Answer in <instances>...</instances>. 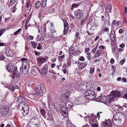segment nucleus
I'll list each match as a JSON object with an SVG mask.
<instances>
[{
	"mask_svg": "<svg viewBox=\"0 0 127 127\" xmlns=\"http://www.w3.org/2000/svg\"><path fill=\"white\" fill-rule=\"evenodd\" d=\"M126 117V116L124 114L117 113L113 117V123L115 125L122 126L125 122Z\"/></svg>",
	"mask_w": 127,
	"mask_h": 127,
	"instance_id": "f257e3e1",
	"label": "nucleus"
},
{
	"mask_svg": "<svg viewBox=\"0 0 127 127\" xmlns=\"http://www.w3.org/2000/svg\"><path fill=\"white\" fill-rule=\"evenodd\" d=\"M64 105L61 106V108L59 109V110L61 111V113L62 115L64 117H67L68 116L67 112L68 108H71L72 106L73 103L70 101H68L66 102Z\"/></svg>",
	"mask_w": 127,
	"mask_h": 127,
	"instance_id": "f03ea898",
	"label": "nucleus"
},
{
	"mask_svg": "<svg viewBox=\"0 0 127 127\" xmlns=\"http://www.w3.org/2000/svg\"><path fill=\"white\" fill-rule=\"evenodd\" d=\"M21 60L22 62V71L23 74H27L29 71V65L27 59L25 58H22Z\"/></svg>",
	"mask_w": 127,
	"mask_h": 127,
	"instance_id": "7ed1b4c3",
	"label": "nucleus"
},
{
	"mask_svg": "<svg viewBox=\"0 0 127 127\" xmlns=\"http://www.w3.org/2000/svg\"><path fill=\"white\" fill-rule=\"evenodd\" d=\"M86 98L88 99L92 100L94 99L96 97L95 95L94 92L91 90H88L85 93Z\"/></svg>",
	"mask_w": 127,
	"mask_h": 127,
	"instance_id": "20e7f679",
	"label": "nucleus"
},
{
	"mask_svg": "<svg viewBox=\"0 0 127 127\" xmlns=\"http://www.w3.org/2000/svg\"><path fill=\"white\" fill-rule=\"evenodd\" d=\"M95 116L94 114L89 115L87 116L84 117V118L86 122V120L88 119V118L89 119V123L90 125L95 123L97 121L95 119Z\"/></svg>",
	"mask_w": 127,
	"mask_h": 127,
	"instance_id": "39448f33",
	"label": "nucleus"
},
{
	"mask_svg": "<svg viewBox=\"0 0 127 127\" xmlns=\"http://www.w3.org/2000/svg\"><path fill=\"white\" fill-rule=\"evenodd\" d=\"M21 111V112L23 115L25 116H26L29 113V107L26 103L25 104L23 105V106L18 108Z\"/></svg>",
	"mask_w": 127,
	"mask_h": 127,
	"instance_id": "423d86ee",
	"label": "nucleus"
},
{
	"mask_svg": "<svg viewBox=\"0 0 127 127\" xmlns=\"http://www.w3.org/2000/svg\"><path fill=\"white\" fill-rule=\"evenodd\" d=\"M7 69L9 72L13 73L17 70V67L16 66L10 63L8 64Z\"/></svg>",
	"mask_w": 127,
	"mask_h": 127,
	"instance_id": "0eeeda50",
	"label": "nucleus"
},
{
	"mask_svg": "<svg viewBox=\"0 0 127 127\" xmlns=\"http://www.w3.org/2000/svg\"><path fill=\"white\" fill-rule=\"evenodd\" d=\"M48 59V57L46 56H45L44 58L41 57H37L36 60L39 66H41L43 63L46 62Z\"/></svg>",
	"mask_w": 127,
	"mask_h": 127,
	"instance_id": "6e6552de",
	"label": "nucleus"
},
{
	"mask_svg": "<svg viewBox=\"0 0 127 127\" xmlns=\"http://www.w3.org/2000/svg\"><path fill=\"white\" fill-rule=\"evenodd\" d=\"M17 102L19 105L18 108L20 109V107L22 106L23 105L26 103L25 98L22 96H19L17 98Z\"/></svg>",
	"mask_w": 127,
	"mask_h": 127,
	"instance_id": "1a4fd4ad",
	"label": "nucleus"
},
{
	"mask_svg": "<svg viewBox=\"0 0 127 127\" xmlns=\"http://www.w3.org/2000/svg\"><path fill=\"white\" fill-rule=\"evenodd\" d=\"M102 127H112V123L110 120H105L101 124Z\"/></svg>",
	"mask_w": 127,
	"mask_h": 127,
	"instance_id": "9d476101",
	"label": "nucleus"
},
{
	"mask_svg": "<svg viewBox=\"0 0 127 127\" xmlns=\"http://www.w3.org/2000/svg\"><path fill=\"white\" fill-rule=\"evenodd\" d=\"M9 111V108L7 106H5L3 108L1 112V113L3 117H5L8 115Z\"/></svg>",
	"mask_w": 127,
	"mask_h": 127,
	"instance_id": "9b49d317",
	"label": "nucleus"
},
{
	"mask_svg": "<svg viewBox=\"0 0 127 127\" xmlns=\"http://www.w3.org/2000/svg\"><path fill=\"white\" fill-rule=\"evenodd\" d=\"M80 10L78 9L77 10L74 12V14L75 15L76 17L78 19H82L83 17V13L81 12H79Z\"/></svg>",
	"mask_w": 127,
	"mask_h": 127,
	"instance_id": "f8f14e48",
	"label": "nucleus"
},
{
	"mask_svg": "<svg viewBox=\"0 0 127 127\" xmlns=\"http://www.w3.org/2000/svg\"><path fill=\"white\" fill-rule=\"evenodd\" d=\"M31 121L32 122L31 123L36 125L38 127L39 121L38 118L37 117L32 118L31 119Z\"/></svg>",
	"mask_w": 127,
	"mask_h": 127,
	"instance_id": "ddd939ff",
	"label": "nucleus"
},
{
	"mask_svg": "<svg viewBox=\"0 0 127 127\" xmlns=\"http://www.w3.org/2000/svg\"><path fill=\"white\" fill-rule=\"evenodd\" d=\"M5 53L9 57L12 56L13 55L11 50L8 47H7L5 48Z\"/></svg>",
	"mask_w": 127,
	"mask_h": 127,
	"instance_id": "4468645a",
	"label": "nucleus"
},
{
	"mask_svg": "<svg viewBox=\"0 0 127 127\" xmlns=\"http://www.w3.org/2000/svg\"><path fill=\"white\" fill-rule=\"evenodd\" d=\"M74 103L76 105H79L82 103V97H78L76 98L74 101Z\"/></svg>",
	"mask_w": 127,
	"mask_h": 127,
	"instance_id": "2eb2a0df",
	"label": "nucleus"
},
{
	"mask_svg": "<svg viewBox=\"0 0 127 127\" xmlns=\"http://www.w3.org/2000/svg\"><path fill=\"white\" fill-rule=\"evenodd\" d=\"M61 100L63 103L66 102L67 100L68 99V96L67 95H66L64 94L62 95L61 98Z\"/></svg>",
	"mask_w": 127,
	"mask_h": 127,
	"instance_id": "dca6fc26",
	"label": "nucleus"
},
{
	"mask_svg": "<svg viewBox=\"0 0 127 127\" xmlns=\"http://www.w3.org/2000/svg\"><path fill=\"white\" fill-rule=\"evenodd\" d=\"M122 93V92L118 91H115L112 93H111V95H113L114 97H120Z\"/></svg>",
	"mask_w": 127,
	"mask_h": 127,
	"instance_id": "f3484780",
	"label": "nucleus"
},
{
	"mask_svg": "<svg viewBox=\"0 0 127 127\" xmlns=\"http://www.w3.org/2000/svg\"><path fill=\"white\" fill-rule=\"evenodd\" d=\"M64 29L63 35H64L67 32L68 29V25L67 23L65 21H64Z\"/></svg>",
	"mask_w": 127,
	"mask_h": 127,
	"instance_id": "a211bd4d",
	"label": "nucleus"
},
{
	"mask_svg": "<svg viewBox=\"0 0 127 127\" xmlns=\"http://www.w3.org/2000/svg\"><path fill=\"white\" fill-rule=\"evenodd\" d=\"M48 68V65L47 64H46L44 67L42 68V71L44 74L45 75L47 73Z\"/></svg>",
	"mask_w": 127,
	"mask_h": 127,
	"instance_id": "6ab92c4d",
	"label": "nucleus"
},
{
	"mask_svg": "<svg viewBox=\"0 0 127 127\" xmlns=\"http://www.w3.org/2000/svg\"><path fill=\"white\" fill-rule=\"evenodd\" d=\"M87 62H83L80 64L79 66V70H81L82 69L85 67L87 65Z\"/></svg>",
	"mask_w": 127,
	"mask_h": 127,
	"instance_id": "aec40b11",
	"label": "nucleus"
},
{
	"mask_svg": "<svg viewBox=\"0 0 127 127\" xmlns=\"http://www.w3.org/2000/svg\"><path fill=\"white\" fill-rule=\"evenodd\" d=\"M9 89L12 91H14L15 89L18 88V87L17 85L14 84H11V85L9 86Z\"/></svg>",
	"mask_w": 127,
	"mask_h": 127,
	"instance_id": "412c9836",
	"label": "nucleus"
},
{
	"mask_svg": "<svg viewBox=\"0 0 127 127\" xmlns=\"http://www.w3.org/2000/svg\"><path fill=\"white\" fill-rule=\"evenodd\" d=\"M75 49L73 47L71 48L69 51V55L70 56H73L75 52Z\"/></svg>",
	"mask_w": 127,
	"mask_h": 127,
	"instance_id": "4be33fe9",
	"label": "nucleus"
},
{
	"mask_svg": "<svg viewBox=\"0 0 127 127\" xmlns=\"http://www.w3.org/2000/svg\"><path fill=\"white\" fill-rule=\"evenodd\" d=\"M102 51L101 50H98L94 56L95 58H96L100 56L102 53Z\"/></svg>",
	"mask_w": 127,
	"mask_h": 127,
	"instance_id": "5701e85b",
	"label": "nucleus"
},
{
	"mask_svg": "<svg viewBox=\"0 0 127 127\" xmlns=\"http://www.w3.org/2000/svg\"><path fill=\"white\" fill-rule=\"evenodd\" d=\"M110 37L111 39L114 40L115 38V34L114 31H111L110 33Z\"/></svg>",
	"mask_w": 127,
	"mask_h": 127,
	"instance_id": "b1692460",
	"label": "nucleus"
},
{
	"mask_svg": "<svg viewBox=\"0 0 127 127\" xmlns=\"http://www.w3.org/2000/svg\"><path fill=\"white\" fill-rule=\"evenodd\" d=\"M86 87V85H81L79 86L78 87V90L80 92H81L82 91L85 90L84 87Z\"/></svg>",
	"mask_w": 127,
	"mask_h": 127,
	"instance_id": "393cba45",
	"label": "nucleus"
},
{
	"mask_svg": "<svg viewBox=\"0 0 127 127\" xmlns=\"http://www.w3.org/2000/svg\"><path fill=\"white\" fill-rule=\"evenodd\" d=\"M114 97L113 95H111L110 94L109 97L108 103H110L111 101H113L114 99Z\"/></svg>",
	"mask_w": 127,
	"mask_h": 127,
	"instance_id": "a878e982",
	"label": "nucleus"
},
{
	"mask_svg": "<svg viewBox=\"0 0 127 127\" xmlns=\"http://www.w3.org/2000/svg\"><path fill=\"white\" fill-rule=\"evenodd\" d=\"M65 58V55L64 54L63 55L59 56L58 57V60L59 61L62 62L63 60Z\"/></svg>",
	"mask_w": 127,
	"mask_h": 127,
	"instance_id": "bb28decb",
	"label": "nucleus"
},
{
	"mask_svg": "<svg viewBox=\"0 0 127 127\" xmlns=\"http://www.w3.org/2000/svg\"><path fill=\"white\" fill-rule=\"evenodd\" d=\"M51 31V33H49V36L51 38H53L54 37V36L53 35V33L56 32L54 28H53L52 29L50 30Z\"/></svg>",
	"mask_w": 127,
	"mask_h": 127,
	"instance_id": "cd10ccee",
	"label": "nucleus"
},
{
	"mask_svg": "<svg viewBox=\"0 0 127 127\" xmlns=\"http://www.w3.org/2000/svg\"><path fill=\"white\" fill-rule=\"evenodd\" d=\"M13 74L14 77H15V76L17 78H18L20 76V74L17 70H17L15 72H13L12 73Z\"/></svg>",
	"mask_w": 127,
	"mask_h": 127,
	"instance_id": "c85d7f7f",
	"label": "nucleus"
},
{
	"mask_svg": "<svg viewBox=\"0 0 127 127\" xmlns=\"http://www.w3.org/2000/svg\"><path fill=\"white\" fill-rule=\"evenodd\" d=\"M31 43L32 45V47L34 49H35L37 46V43L34 42L32 41L31 42Z\"/></svg>",
	"mask_w": 127,
	"mask_h": 127,
	"instance_id": "c756f323",
	"label": "nucleus"
},
{
	"mask_svg": "<svg viewBox=\"0 0 127 127\" xmlns=\"http://www.w3.org/2000/svg\"><path fill=\"white\" fill-rule=\"evenodd\" d=\"M48 116H49V118H50L52 120V119H53L52 114L51 112V111L49 110L48 111Z\"/></svg>",
	"mask_w": 127,
	"mask_h": 127,
	"instance_id": "7c9ffc66",
	"label": "nucleus"
},
{
	"mask_svg": "<svg viewBox=\"0 0 127 127\" xmlns=\"http://www.w3.org/2000/svg\"><path fill=\"white\" fill-rule=\"evenodd\" d=\"M40 113L43 116H45V115L46 113L45 110L43 109L40 110Z\"/></svg>",
	"mask_w": 127,
	"mask_h": 127,
	"instance_id": "2f4dec72",
	"label": "nucleus"
},
{
	"mask_svg": "<svg viewBox=\"0 0 127 127\" xmlns=\"http://www.w3.org/2000/svg\"><path fill=\"white\" fill-rule=\"evenodd\" d=\"M46 0H42V4L43 7H44L46 6Z\"/></svg>",
	"mask_w": 127,
	"mask_h": 127,
	"instance_id": "473e14b6",
	"label": "nucleus"
},
{
	"mask_svg": "<svg viewBox=\"0 0 127 127\" xmlns=\"http://www.w3.org/2000/svg\"><path fill=\"white\" fill-rule=\"evenodd\" d=\"M41 5V3L40 1H38L35 3V5L37 8H39L40 7Z\"/></svg>",
	"mask_w": 127,
	"mask_h": 127,
	"instance_id": "72a5a7b5",
	"label": "nucleus"
},
{
	"mask_svg": "<svg viewBox=\"0 0 127 127\" xmlns=\"http://www.w3.org/2000/svg\"><path fill=\"white\" fill-rule=\"evenodd\" d=\"M28 127H38L36 125H35L31 123L29 124L28 125Z\"/></svg>",
	"mask_w": 127,
	"mask_h": 127,
	"instance_id": "f704fd0d",
	"label": "nucleus"
},
{
	"mask_svg": "<svg viewBox=\"0 0 127 127\" xmlns=\"http://www.w3.org/2000/svg\"><path fill=\"white\" fill-rule=\"evenodd\" d=\"M79 5V4L73 3L72 5L71 8H76L78 7Z\"/></svg>",
	"mask_w": 127,
	"mask_h": 127,
	"instance_id": "c9c22d12",
	"label": "nucleus"
},
{
	"mask_svg": "<svg viewBox=\"0 0 127 127\" xmlns=\"http://www.w3.org/2000/svg\"><path fill=\"white\" fill-rule=\"evenodd\" d=\"M21 29L20 28L18 29L17 31L15 32L14 33V35H17L21 31Z\"/></svg>",
	"mask_w": 127,
	"mask_h": 127,
	"instance_id": "e433bc0d",
	"label": "nucleus"
},
{
	"mask_svg": "<svg viewBox=\"0 0 127 127\" xmlns=\"http://www.w3.org/2000/svg\"><path fill=\"white\" fill-rule=\"evenodd\" d=\"M5 58L4 56L0 52V60H3Z\"/></svg>",
	"mask_w": 127,
	"mask_h": 127,
	"instance_id": "4c0bfd02",
	"label": "nucleus"
},
{
	"mask_svg": "<svg viewBox=\"0 0 127 127\" xmlns=\"http://www.w3.org/2000/svg\"><path fill=\"white\" fill-rule=\"evenodd\" d=\"M98 122H97L96 123H94L91 125L92 127H98Z\"/></svg>",
	"mask_w": 127,
	"mask_h": 127,
	"instance_id": "58836bf2",
	"label": "nucleus"
},
{
	"mask_svg": "<svg viewBox=\"0 0 127 127\" xmlns=\"http://www.w3.org/2000/svg\"><path fill=\"white\" fill-rule=\"evenodd\" d=\"M97 47V46H96L95 48L92 49L91 51V52L92 53H94L96 51Z\"/></svg>",
	"mask_w": 127,
	"mask_h": 127,
	"instance_id": "ea45409f",
	"label": "nucleus"
},
{
	"mask_svg": "<svg viewBox=\"0 0 127 127\" xmlns=\"http://www.w3.org/2000/svg\"><path fill=\"white\" fill-rule=\"evenodd\" d=\"M102 97L101 96H99L97 98V99L98 101H102Z\"/></svg>",
	"mask_w": 127,
	"mask_h": 127,
	"instance_id": "a19ab883",
	"label": "nucleus"
},
{
	"mask_svg": "<svg viewBox=\"0 0 127 127\" xmlns=\"http://www.w3.org/2000/svg\"><path fill=\"white\" fill-rule=\"evenodd\" d=\"M16 0H10V4L11 5V7L12 5H13L15 3V1Z\"/></svg>",
	"mask_w": 127,
	"mask_h": 127,
	"instance_id": "79ce46f5",
	"label": "nucleus"
},
{
	"mask_svg": "<svg viewBox=\"0 0 127 127\" xmlns=\"http://www.w3.org/2000/svg\"><path fill=\"white\" fill-rule=\"evenodd\" d=\"M5 32V30L4 29H2L0 30V36Z\"/></svg>",
	"mask_w": 127,
	"mask_h": 127,
	"instance_id": "37998d69",
	"label": "nucleus"
},
{
	"mask_svg": "<svg viewBox=\"0 0 127 127\" xmlns=\"http://www.w3.org/2000/svg\"><path fill=\"white\" fill-rule=\"evenodd\" d=\"M66 67H65L63 69H62V70L63 71V73L64 74H66V73L67 70Z\"/></svg>",
	"mask_w": 127,
	"mask_h": 127,
	"instance_id": "c03bdc74",
	"label": "nucleus"
},
{
	"mask_svg": "<svg viewBox=\"0 0 127 127\" xmlns=\"http://www.w3.org/2000/svg\"><path fill=\"white\" fill-rule=\"evenodd\" d=\"M70 92L69 91H66L65 93L64 94H65L66 95H67V96H68V95H70Z\"/></svg>",
	"mask_w": 127,
	"mask_h": 127,
	"instance_id": "a18cd8bd",
	"label": "nucleus"
},
{
	"mask_svg": "<svg viewBox=\"0 0 127 127\" xmlns=\"http://www.w3.org/2000/svg\"><path fill=\"white\" fill-rule=\"evenodd\" d=\"M125 60L124 59H123L121 60L120 62V64L121 65H123L125 62Z\"/></svg>",
	"mask_w": 127,
	"mask_h": 127,
	"instance_id": "49530a36",
	"label": "nucleus"
},
{
	"mask_svg": "<svg viewBox=\"0 0 127 127\" xmlns=\"http://www.w3.org/2000/svg\"><path fill=\"white\" fill-rule=\"evenodd\" d=\"M79 34V32H77L76 33L75 35V37L76 38H78Z\"/></svg>",
	"mask_w": 127,
	"mask_h": 127,
	"instance_id": "de8ad7c7",
	"label": "nucleus"
},
{
	"mask_svg": "<svg viewBox=\"0 0 127 127\" xmlns=\"http://www.w3.org/2000/svg\"><path fill=\"white\" fill-rule=\"evenodd\" d=\"M105 47L102 45H101L98 48L99 49H101L102 50H104L105 48Z\"/></svg>",
	"mask_w": 127,
	"mask_h": 127,
	"instance_id": "09e8293b",
	"label": "nucleus"
},
{
	"mask_svg": "<svg viewBox=\"0 0 127 127\" xmlns=\"http://www.w3.org/2000/svg\"><path fill=\"white\" fill-rule=\"evenodd\" d=\"M109 31V28H108L107 27H106L105 28H104L103 29V31H104V32H108Z\"/></svg>",
	"mask_w": 127,
	"mask_h": 127,
	"instance_id": "8fccbe9b",
	"label": "nucleus"
},
{
	"mask_svg": "<svg viewBox=\"0 0 127 127\" xmlns=\"http://www.w3.org/2000/svg\"><path fill=\"white\" fill-rule=\"evenodd\" d=\"M30 1H28L26 4V7L27 8H29L30 7Z\"/></svg>",
	"mask_w": 127,
	"mask_h": 127,
	"instance_id": "3c124183",
	"label": "nucleus"
},
{
	"mask_svg": "<svg viewBox=\"0 0 127 127\" xmlns=\"http://www.w3.org/2000/svg\"><path fill=\"white\" fill-rule=\"evenodd\" d=\"M111 8H105L106 12L107 13H109L111 10Z\"/></svg>",
	"mask_w": 127,
	"mask_h": 127,
	"instance_id": "603ef678",
	"label": "nucleus"
},
{
	"mask_svg": "<svg viewBox=\"0 0 127 127\" xmlns=\"http://www.w3.org/2000/svg\"><path fill=\"white\" fill-rule=\"evenodd\" d=\"M104 99L105 100V101H104V103H108V100L107 98L105 97L104 98Z\"/></svg>",
	"mask_w": 127,
	"mask_h": 127,
	"instance_id": "864d4df0",
	"label": "nucleus"
},
{
	"mask_svg": "<svg viewBox=\"0 0 127 127\" xmlns=\"http://www.w3.org/2000/svg\"><path fill=\"white\" fill-rule=\"evenodd\" d=\"M80 60L81 61H84L85 60V58L83 56H81L80 58Z\"/></svg>",
	"mask_w": 127,
	"mask_h": 127,
	"instance_id": "5fc2aeb1",
	"label": "nucleus"
},
{
	"mask_svg": "<svg viewBox=\"0 0 127 127\" xmlns=\"http://www.w3.org/2000/svg\"><path fill=\"white\" fill-rule=\"evenodd\" d=\"M94 68H91L90 72L91 74H93L94 73Z\"/></svg>",
	"mask_w": 127,
	"mask_h": 127,
	"instance_id": "6e6d98bb",
	"label": "nucleus"
},
{
	"mask_svg": "<svg viewBox=\"0 0 127 127\" xmlns=\"http://www.w3.org/2000/svg\"><path fill=\"white\" fill-rule=\"evenodd\" d=\"M56 60V59L55 58H52L51 60V61L52 63L55 62Z\"/></svg>",
	"mask_w": 127,
	"mask_h": 127,
	"instance_id": "4d7b16f0",
	"label": "nucleus"
},
{
	"mask_svg": "<svg viewBox=\"0 0 127 127\" xmlns=\"http://www.w3.org/2000/svg\"><path fill=\"white\" fill-rule=\"evenodd\" d=\"M117 48L116 47L113 48L112 49V52L113 53H115V51H116Z\"/></svg>",
	"mask_w": 127,
	"mask_h": 127,
	"instance_id": "13d9d810",
	"label": "nucleus"
},
{
	"mask_svg": "<svg viewBox=\"0 0 127 127\" xmlns=\"http://www.w3.org/2000/svg\"><path fill=\"white\" fill-rule=\"evenodd\" d=\"M114 60L113 59H111L110 61V63L112 64H113L114 63Z\"/></svg>",
	"mask_w": 127,
	"mask_h": 127,
	"instance_id": "bf43d9fd",
	"label": "nucleus"
},
{
	"mask_svg": "<svg viewBox=\"0 0 127 127\" xmlns=\"http://www.w3.org/2000/svg\"><path fill=\"white\" fill-rule=\"evenodd\" d=\"M97 116H96V117H95V118L97 119V117L98 118V120H99V118H100V114L99 113V112H98L97 113Z\"/></svg>",
	"mask_w": 127,
	"mask_h": 127,
	"instance_id": "052dcab7",
	"label": "nucleus"
},
{
	"mask_svg": "<svg viewBox=\"0 0 127 127\" xmlns=\"http://www.w3.org/2000/svg\"><path fill=\"white\" fill-rule=\"evenodd\" d=\"M124 32V31L122 29H120L119 30V33L121 34Z\"/></svg>",
	"mask_w": 127,
	"mask_h": 127,
	"instance_id": "680f3d73",
	"label": "nucleus"
},
{
	"mask_svg": "<svg viewBox=\"0 0 127 127\" xmlns=\"http://www.w3.org/2000/svg\"><path fill=\"white\" fill-rule=\"evenodd\" d=\"M37 48L38 50L41 49V47L40 44V43H39L38 44V46L37 47Z\"/></svg>",
	"mask_w": 127,
	"mask_h": 127,
	"instance_id": "e2e57ef3",
	"label": "nucleus"
},
{
	"mask_svg": "<svg viewBox=\"0 0 127 127\" xmlns=\"http://www.w3.org/2000/svg\"><path fill=\"white\" fill-rule=\"evenodd\" d=\"M124 98H125L127 100V93L125 94L123 96Z\"/></svg>",
	"mask_w": 127,
	"mask_h": 127,
	"instance_id": "0e129e2a",
	"label": "nucleus"
},
{
	"mask_svg": "<svg viewBox=\"0 0 127 127\" xmlns=\"http://www.w3.org/2000/svg\"><path fill=\"white\" fill-rule=\"evenodd\" d=\"M71 64V61H67V65L68 66H70Z\"/></svg>",
	"mask_w": 127,
	"mask_h": 127,
	"instance_id": "69168bd1",
	"label": "nucleus"
},
{
	"mask_svg": "<svg viewBox=\"0 0 127 127\" xmlns=\"http://www.w3.org/2000/svg\"><path fill=\"white\" fill-rule=\"evenodd\" d=\"M29 37L30 39L31 40H32L33 39L34 37L33 36L31 35H29Z\"/></svg>",
	"mask_w": 127,
	"mask_h": 127,
	"instance_id": "338daca9",
	"label": "nucleus"
},
{
	"mask_svg": "<svg viewBox=\"0 0 127 127\" xmlns=\"http://www.w3.org/2000/svg\"><path fill=\"white\" fill-rule=\"evenodd\" d=\"M122 81L124 82H127V79L125 78H123Z\"/></svg>",
	"mask_w": 127,
	"mask_h": 127,
	"instance_id": "774afa93",
	"label": "nucleus"
}]
</instances>
